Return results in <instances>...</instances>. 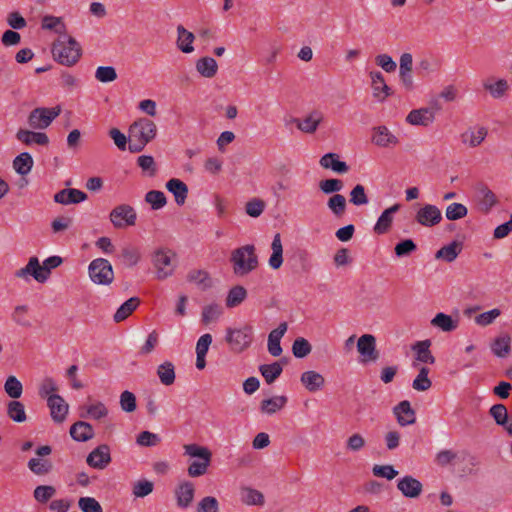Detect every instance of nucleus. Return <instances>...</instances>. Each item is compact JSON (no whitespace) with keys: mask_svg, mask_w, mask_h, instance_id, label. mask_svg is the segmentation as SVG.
Masks as SVG:
<instances>
[{"mask_svg":"<svg viewBox=\"0 0 512 512\" xmlns=\"http://www.w3.org/2000/svg\"><path fill=\"white\" fill-rule=\"evenodd\" d=\"M78 506L82 512H103L100 503L89 496L79 498Z\"/></svg>","mask_w":512,"mask_h":512,"instance_id":"nucleus-64","label":"nucleus"},{"mask_svg":"<svg viewBox=\"0 0 512 512\" xmlns=\"http://www.w3.org/2000/svg\"><path fill=\"white\" fill-rule=\"evenodd\" d=\"M225 339L233 352L241 353L250 347L253 341V329L249 325L228 328Z\"/></svg>","mask_w":512,"mask_h":512,"instance_id":"nucleus-4","label":"nucleus"},{"mask_svg":"<svg viewBox=\"0 0 512 512\" xmlns=\"http://www.w3.org/2000/svg\"><path fill=\"white\" fill-rule=\"evenodd\" d=\"M60 113V106L54 108H35L28 116V124L34 129H45Z\"/></svg>","mask_w":512,"mask_h":512,"instance_id":"nucleus-7","label":"nucleus"},{"mask_svg":"<svg viewBox=\"0 0 512 512\" xmlns=\"http://www.w3.org/2000/svg\"><path fill=\"white\" fill-rule=\"evenodd\" d=\"M429 369L421 367L416 378L413 380L412 387L416 391H427L432 386L431 380L428 378Z\"/></svg>","mask_w":512,"mask_h":512,"instance_id":"nucleus-53","label":"nucleus"},{"mask_svg":"<svg viewBox=\"0 0 512 512\" xmlns=\"http://www.w3.org/2000/svg\"><path fill=\"white\" fill-rule=\"evenodd\" d=\"M183 448L185 455L193 458H199L201 460H211L212 453L207 447L197 444H186Z\"/></svg>","mask_w":512,"mask_h":512,"instance_id":"nucleus-52","label":"nucleus"},{"mask_svg":"<svg viewBox=\"0 0 512 512\" xmlns=\"http://www.w3.org/2000/svg\"><path fill=\"white\" fill-rule=\"evenodd\" d=\"M372 81L373 96L380 101L385 100L390 95V88L385 83L384 77L379 71L370 73Z\"/></svg>","mask_w":512,"mask_h":512,"instance_id":"nucleus-28","label":"nucleus"},{"mask_svg":"<svg viewBox=\"0 0 512 512\" xmlns=\"http://www.w3.org/2000/svg\"><path fill=\"white\" fill-rule=\"evenodd\" d=\"M511 339L508 335L500 336L491 344L492 352L501 358L506 357L510 352Z\"/></svg>","mask_w":512,"mask_h":512,"instance_id":"nucleus-51","label":"nucleus"},{"mask_svg":"<svg viewBox=\"0 0 512 512\" xmlns=\"http://www.w3.org/2000/svg\"><path fill=\"white\" fill-rule=\"evenodd\" d=\"M431 325L443 332H452L458 327V320L445 313H437L431 320Z\"/></svg>","mask_w":512,"mask_h":512,"instance_id":"nucleus-36","label":"nucleus"},{"mask_svg":"<svg viewBox=\"0 0 512 512\" xmlns=\"http://www.w3.org/2000/svg\"><path fill=\"white\" fill-rule=\"evenodd\" d=\"M259 371L267 384H272L281 375L283 368L279 362H274L261 365Z\"/></svg>","mask_w":512,"mask_h":512,"instance_id":"nucleus-46","label":"nucleus"},{"mask_svg":"<svg viewBox=\"0 0 512 512\" xmlns=\"http://www.w3.org/2000/svg\"><path fill=\"white\" fill-rule=\"evenodd\" d=\"M343 187V182L336 178L325 179L319 182V188L324 194H339L338 192H340Z\"/></svg>","mask_w":512,"mask_h":512,"instance_id":"nucleus-60","label":"nucleus"},{"mask_svg":"<svg viewBox=\"0 0 512 512\" xmlns=\"http://www.w3.org/2000/svg\"><path fill=\"white\" fill-rule=\"evenodd\" d=\"M54 58L62 65L73 66L82 55L80 44L71 36L62 34L52 47Z\"/></svg>","mask_w":512,"mask_h":512,"instance_id":"nucleus-1","label":"nucleus"},{"mask_svg":"<svg viewBox=\"0 0 512 512\" xmlns=\"http://www.w3.org/2000/svg\"><path fill=\"white\" fill-rule=\"evenodd\" d=\"M393 412L401 426H408L416 421L415 412L411 408L409 401L400 402L394 407Z\"/></svg>","mask_w":512,"mask_h":512,"instance_id":"nucleus-25","label":"nucleus"},{"mask_svg":"<svg viewBox=\"0 0 512 512\" xmlns=\"http://www.w3.org/2000/svg\"><path fill=\"white\" fill-rule=\"evenodd\" d=\"M468 214V209L465 205L461 203H451L446 207L445 216L448 220L456 221L466 217Z\"/></svg>","mask_w":512,"mask_h":512,"instance_id":"nucleus-55","label":"nucleus"},{"mask_svg":"<svg viewBox=\"0 0 512 512\" xmlns=\"http://www.w3.org/2000/svg\"><path fill=\"white\" fill-rule=\"evenodd\" d=\"M287 331V323L283 322L280 323L279 326L272 330L269 333L268 336V351L269 353L274 356H280L282 353V348L280 345L281 338L284 336V334Z\"/></svg>","mask_w":512,"mask_h":512,"instance_id":"nucleus-22","label":"nucleus"},{"mask_svg":"<svg viewBox=\"0 0 512 512\" xmlns=\"http://www.w3.org/2000/svg\"><path fill=\"white\" fill-rule=\"evenodd\" d=\"M300 381L309 392H316L322 389L325 384L324 377L312 370L302 373Z\"/></svg>","mask_w":512,"mask_h":512,"instance_id":"nucleus-30","label":"nucleus"},{"mask_svg":"<svg viewBox=\"0 0 512 512\" xmlns=\"http://www.w3.org/2000/svg\"><path fill=\"white\" fill-rule=\"evenodd\" d=\"M157 376L163 385H172L175 381V367L172 362L166 361L157 368Z\"/></svg>","mask_w":512,"mask_h":512,"instance_id":"nucleus-41","label":"nucleus"},{"mask_svg":"<svg viewBox=\"0 0 512 512\" xmlns=\"http://www.w3.org/2000/svg\"><path fill=\"white\" fill-rule=\"evenodd\" d=\"M166 189L173 194L175 198V202L178 205H183L188 196V187L187 185L178 178H172L167 181Z\"/></svg>","mask_w":512,"mask_h":512,"instance_id":"nucleus-29","label":"nucleus"},{"mask_svg":"<svg viewBox=\"0 0 512 512\" xmlns=\"http://www.w3.org/2000/svg\"><path fill=\"white\" fill-rule=\"evenodd\" d=\"M397 489L406 498L415 499L418 498L422 491V483L411 475H406L397 481Z\"/></svg>","mask_w":512,"mask_h":512,"instance_id":"nucleus-14","label":"nucleus"},{"mask_svg":"<svg viewBox=\"0 0 512 512\" xmlns=\"http://www.w3.org/2000/svg\"><path fill=\"white\" fill-rule=\"evenodd\" d=\"M240 500L246 505H263L264 496L263 494L251 487L243 486L240 488Z\"/></svg>","mask_w":512,"mask_h":512,"instance_id":"nucleus-37","label":"nucleus"},{"mask_svg":"<svg viewBox=\"0 0 512 512\" xmlns=\"http://www.w3.org/2000/svg\"><path fill=\"white\" fill-rule=\"evenodd\" d=\"M47 406L50 409V415L54 422L62 423L65 421L69 411V405L62 396L58 394L50 395L47 398Z\"/></svg>","mask_w":512,"mask_h":512,"instance_id":"nucleus-13","label":"nucleus"},{"mask_svg":"<svg viewBox=\"0 0 512 512\" xmlns=\"http://www.w3.org/2000/svg\"><path fill=\"white\" fill-rule=\"evenodd\" d=\"M230 261L237 276H245L258 266V257L253 245H244L232 251Z\"/></svg>","mask_w":512,"mask_h":512,"instance_id":"nucleus-2","label":"nucleus"},{"mask_svg":"<svg viewBox=\"0 0 512 512\" xmlns=\"http://www.w3.org/2000/svg\"><path fill=\"white\" fill-rule=\"evenodd\" d=\"M42 28L45 30H54L60 35L65 34V25L60 17L46 15L42 19Z\"/></svg>","mask_w":512,"mask_h":512,"instance_id":"nucleus-58","label":"nucleus"},{"mask_svg":"<svg viewBox=\"0 0 512 512\" xmlns=\"http://www.w3.org/2000/svg\"><path fill=\"white\" fill-rule=\"evenodd\" d=\"M327 206L336 217H340L346 211V198L341 194H334L328 199Z\"/></svg>","mask_w":512,"mask_h":512,"instance_id":"nucleus-49","label":"nucleus"},{"mask_svg":"<svg viewBox=\"0 0 512 512\" xmlns=\"http://www.w3.org/2000/svg\"><path fill=\"white\" fill-rule=\"evenodd\" d=\"M195 484L189 480L181 481L174 489L176 506L185 510L191 506L195 497Z\"/></svg>","mask_w":512,"mask_h":512,"instance_id":"nucleus-10","label":"nucleus"},{"mask_svg":"<svg viewBox=\"0 0 512 512\" xmlns=\"http://www.w3.org/2000/svg\"><path fill=\"white\" fill-rule=\"evenodd\" d=\"M85 413H81V417H89L93 420H100L108 415V409L104 403L97 401L83 408Z\"/></svg>","mask_w":512,"mask_h":512,"instance_id":"nucleus-40","label":"nucleus"},{"mask_svg":"<svg viewBox=\"0 0 512 512\" xmlns=\"http://www.w3.org/2000/svg\"><path fill=\"white\" fill-rule=\"evenodd\" d=\"M87 464L95 469H104L110 462V448L106 444L99 445L87 456Z\"/></svg>","mask_w":512,"mask_h":512,"instance_id":"nucleus-16","label":"nucleus"},{"mask_svg":"<svg viewBox=\"0 0 512 512\" xmlns=\"http://www.w3.org/2000/svg\"><path fill=\"white\" fill-rule=\"evenodd\" d=\"M438 67V62L432 57H423L417 63L418 73L422 76L436 72Z\"/></svg>","mask_w":512,"mask_h":512,"instance_id":"nucleus-61","label":"nucleus"},{"mask_svg":"<svg viewBox=\"0 0 512 512\" xmlns=\"http://www.w3.org/2000/svg\"><path fill=\"white\" fill-rule=\"evenodd\" d=\"M488 131L483 126H475L467 129L461 134V141L463 144L471 148L479 146L486 138Z\"/></svg>","mask_w":512,"mask_h":512,"instance_id":"nucleus-21","label":"nucleus"},{"mask_svg":"<svg viewBox=\"0 0 512 512\" xmlns=\"http://www.w3.org/2000/svg\"><path fill=\"white\" fill-rule=\"evenodd\" d=\"M430 346V340L417 341L415 344L412 345V350L415 353V361L412 364L414 368L418 367V363H435V357L432 355V352L430 351Z\"/></svg>","mask_w":512,"mask_h":512,"instance_id":"nucleus-18","label":"nucleus"},{"mask_svg":"<svg viewBox=\"0 0 512 512\" xmlns=\"http://www.w3.org/2000/svg\"><path fill=\"white\" fill-rule=\"evenodd\" d=\"M174 256L175 254L168 249H158L154 252L152 261L158 280H164L174 273Z\"/></svg>","mask_w":512,"mask_h":512,"instance_id":"nucleus-5","label":"nucleus"},{"mask_svg":"<svg viewBox=\"0 0 512 512\" xmlns=\"http://www.w3.org/2000/svg\"><path fill=\"white\" fill-rule=\"evenodd\" d=\"M319 164L324 169H330L338 174H344L349 171V166L340 160V157L336 153H327L323 155Z\"/></svg>","mask_w":512,"mask_h":512,"instance_id":"nucleus-23","label":"nucleus"},{"mask_svg":"<svg viewBox=\"0 0 512 512\" xmlns=\"http://www.w3.org/2000/svg\"><path fill=\"white\" fill-rule=\"evenodd\" d=\"M16 138L26 145L38 144L44 146L49 143L48 136L45 133L25 129H20L16 134Z\"/></svg>","mask_w":512,"mask_h":512,"instance_id":"nucleus-32","label":"nucleus"},{"mask_svg":"<svg viewBox=\"0 0 512 512\" xmlns=\"http://www.w3.org/2000/svg\"><path fill=\"white\" fill-rule=\"evenodd\" d=\"M195 36L192 32L186 30L182 25L177 27V47L183 53H192L194 51L193 41Z\"/></svg>","mask_w":512,"mask_h":512,"instance_id":"nucleus-34","label":"nucleus"},{"mask_svg":"<svg viewBox=\"0 0 512 512\" xmlns=\"http://www.w3.org/2000/svg\"><path fill=\"white\" fill-rule=\"evenodd\" d=\"M223 314V307L218 303H210L203 307L201 320L204 324H210Z\"/></svg>","mask_w":512,"mask_h":512,"instance_id":"nucleus-43","label":"nucleus"},{"mask_svg":"<svg viewBox=\"0 0 512 512\" xmlns=\"http://www.w3.org/2000/svg\"><path fill=\"white\" fill-rule=\"evenodd\" d=\"M7 415L15 422L22 423L27 419L24 405L16 400L10 401L7 405Z\"/></svg>","mask_w":512,"mask_h":512,"instance_id":"nucleus-48","label":"nucleus"},{"mask_svg":"<svg viewBox=\"0 0 512 512\" xmlns=\"http://www.w3.org/2000/svg\"><path fill=\"white\" fill-rule=\"evenodd\" d=\"M70 436L78 442H86L94 437V429L85 421H77L70 427Z\"/></svg>","mask_w":512,"mask_h":512,"instance_id":"nucleus-27","label":"nucleus"},{"mask_svg":"<svg viewBox=\"0 0 512 512\" xmlns=\"http://www.w3.org/2000/svg\"><path fill=\"white\" fill-rule=\"evenodd\" d=\"M157 134L156 124L149 118H139L129 127V139L151 142Z\"/></svg>","mask_w":512,"mask_h":512,"instance_id":"nucleus-6","label":"nucleus"},{"mask_svg":"<svg viewBox=\"0 0 512 512\" xmlns=\"http://www.w3.org/2000/svg\"><path fill=\"white\" fill-rule=\"evenodd\" d=\"M441 210L433 204H424L415 213V221L423 227H434L442 221Z\"/></svg>","mask_w":512,"mask_h":512,"instance_id":"nucleus-9","label":"nucleus"},{"mask_svg":"<svg viewBox=\"0 0 512 512\" xmlns=\"http://www.w3.org/2000/svg\"><path fill=\"white\" fill-rule=\"evenodd\" d=\"M195 67L197 72L205 78L214 77L218 71V64L216 60L208 56L199 58L196 61Z\"/></svg>","mask_w":512,"mask_h":512,"instance_id":"nucleus-35","label":"nucleus"},{"mask_svg":"<svg viewBox=\"0 0 512 512\" xmlns=\"http://www.w3.org/2000/svg\"><path fill=\"white\" fill-rule=\"evenodd\" d=\"M272 254L268 260L269 266L277 270L283 264V246L281 242V236L277 233L271 243Z\"/></svg>","mask_w":512,"mask_h":512,"instance_id":"nucleus-33","label":"nucleus"},{"mask_svg":"<svg viewBox=\"0 0 512 512\" xmlns=\"http://www.w3.org/2000/svg\"><path fill=\"white\" fill-rule=\"evenodd\" d=\"M195 512H220L219 501L214 496H205L197 503Z\"/></svg>","mask_w":512,"mask_h":512,"instance_id":"nucleus-54","label":"nucleus"},{"mask_svg":"<svg viewBox=\"0 0 512 512\" xmlns=\"http://www.w3.org/2000/svg\"><path fill=\"white\" fill-rule=\"evenodd\" d=\"M247 297V290L240 285L232 287L226 297V306L234 308L239 306Z\"/></svg>","mask_w":512,"mask_h":512,"instance_id":"nucleus-42","label":"nucleus"},{"mask_svg":"<svg viewBox=\"0 0 512 512\" xmlns=\"http://www.w3.org/2000/svg\"><path fill=\"white\" fill-rule=\"evenodd\" d=\"M440 106L435 102L431 107L414 109L409 112L406 121L411 125L428 126L433 123L436 111L440 110Z\"/></svg>","mask_w":512,"mask_h":512,"instance_id":"nucleus-11","label":"nucleus"},{"mask_svg":"<svg viewBox=\"0 0 512 512\" xmlns=\"http://www.w3.org/2000/svg\"><path fill=\"white\" fill-rule=\"evenodd\" d=\"M140 300L137 297H131L125 301L114 314V320L121 322L125 320L139 305Z\"/></svg>","mask_w":512,"mask_h":512,"instance_id":"nucleus-47","label":"nucleus"},{"mask_svg":"<svg viewBox=\"0 0 512 512\" xmlns=\"http://www.w3.org/2000/svg\"><path fill=\"white\" fill-rule=\"evenodd\" d=\"M4 390L9 397L18 399L23 393V386L15 376H9L5 381Z\"/></svg>","mask_w":512,"mask_h":512,"instance_id":"nucleus-56","label":"nucleus"},{"mask_svg":"<svg viewBox=\"0 0 512 512\" xmlns=\"http://www.w3.org/2000/svg\"><path fill=\"white\" fill-rule=\"evenodd\" d=\"M28 275H32L38 282H44L47 279V271L43 266H40L39 261L36 257H31L27 265L16 271L15 276L17 278H26Z\"/></svg>","mask_w":512,"mask_h":512,"instance_id":"nucleus-17","label":"nucleus"},{"mask_svg":"<svg viewBox=\"0 0 512 512\" xmlns=\"http://www.w3.org/2000/svg\"><path fill=\"white\" fill-rule=\"evenodd\" d=\"M33 164V158L28 152L19 154L13 160V168L21 176L28 175L32 170Z\"/></svg>","mask_w":512,"mask_h":512,"instance_id":"nucleus-38","label":"nucleus"},{"mask_svg":"<svg viewBox=\"0 0 512 512\" xmlns=\"http://www.w3.org/2000/svg\"><path fill=\"white\" fill-rule=\"evenodd\" d=\"M28 468L36 475H45L51 471L52 464L49 460L32 458L28 461Z\"/></svg>","mask_w":512,"mask_h":512,"instance_id":"nucleus-57","label":"nucleus"},{"mask_svg":"<svg viewBox=\"0 0 512 512\" xmlns=\"http://www.w3.org/2000/svg\"><path fill=\"white\" fill-rule=\"evenodd\" d=\"M476 202L479 211L487 214L498 203V199L492 190L481 184L476 190Z\"/></svg>","mask_w":512,"mask_h":512,"instance_id":"nucleus-15","label":"nucleus"},{"mask_svg":"<svg viewBox=\"0 0 512 512\" xmlns=\"http://www.w3.org/2000/svg\"><path fill=\"white\" fill-rule=\"evenodd\" d=\"M95 78L99 82L109 83L117 79V73L112 66H99L95 71Z\"/></svg>","mask_w":512,"mask_h":512,"instance_id":"nucleus-62","label":"nucleus"},{"mask_svg":"<svg viewBox=\"0 0 512 512\" xmlns=\"http://www.w3.org/2000/svg\"><path fill=\"white\" fill-rule=\"evenodd\" d=\"M90 280L96 285L108 286L114 281V270L105 258H96L88 265Z\"/></svg>","mask_w":512,"mask_h":512,"instance_id":"nucleus-3","label":"nucleus"},{"mask_svg":"<svg viewBox=\"0 0 512 512\" xmlns=\"http://www.w3.org/2000/svg\"><path fill=\"white\" fill-rule=\"evenodd\" d=\"M187 281L194 283L202 289L211 287V278L207 271L201 269H192L187 274Z\"/></svg>","mask_w":512,"mask_h":512,"instance_id":"nucleus-39","label":"nucleus"},{"mask_svg":"<svg viewBox=\"0 0 512 512\" xmlns=\"http://www.w3.org/2000/svg\"><path fill=\"white\" fill-rule=\"evenodd\" d=\"M140 257L138 248L132 246L123 247L119 255L122 263L127 267L135 266L139 262Z\"/></svg>","mask_w":512,"mask_h":512,"instance_id":"nucleus-50","label":"nucleus"},{"mask_svg":"<svg viewBox=\"0 0 512 512\" xmlns=\"http://www.w3.org/2000/svg\"><path fill=\"white\" fill-rule=\"evenodd\" d=\"M460 251L461 244L456 241H453L452 243L445 245L441 249H439L436 252L435 257L437 259H443L446 262H452L457 258Z\"/></svg>","mask_w":512,"mask_h":512,"instance_id":"nucleus-45","label":"nucleus"},{"mask_svg":"<svg viewBox=\"0 0 512 512\" xmlns=\"http://www.w3.org/2000/svg\"><path fill=\"white\" fill-rule=\"evenodd\" d=\"M87 199V195L78 189H62L54 195V201L59 204L69 205L83 202Z\"/></svg>","mask_w":512,"mask_h":512,"instance_id":"nucleus-20","label":"nucleus"},{"mask_svg":"<svg viewBox=\"0 0 512 512\" xmlns=\"http://www.w3.org/2000/svg\"><path fill=\"white\" fill-rule=\"evenodd\" d=\"M400 209L399 204H394L391 207L385 209L382 214L379 216L375 226H374V232L376 234H385L390 229L394 214Z\"/></svg>","mask_w":512,"mask_h":512,"instance_id":"nucleus-24","label":"nucleus"},{"mask_svg":"<svg viewBox=\"0 0 512 512\" xmlns=\"http://www.w3.org/2000/svg\"><path fill=\"white\" fill-rule=\"evenodd\" d=\"M56 494V489L51 485H40L34 489V498L40 503H46Z\"/></svg>","mask_w":512,"mask_h":512,"instance_id":"nucleus-63","label":"nucleus"},{"mask_svg":"<svg viewBox=\"0 0 512 512\" xmlns=\"http://www.w3.org/2000/svg\"><path fill=\"white\" fill-rule=\"evenodd\" d=\"M322 120H323L322 113L319 111H313L310 114H308L305 118H303L301 120L295 119L294 121L296 123L297 128L300 131H302L304 133L311 134L317 130V128Z\"/></svg>","mask_w":512,"mask_h":512,"instance_id":"nucleus-26","label":"nucleus"},{"mask_svg":"<svg viewBox=\"0 0 512 512\" xmlns=\"http://www.w3.org/2000/svg\"><path fill=\"white\" fill-rule=\"evenodd\" d=\"M483 87L494 99H500L508 91L509 85L505 79H499L495 82L486 81L484 82Z\"/></svg>","mask_w":512,"mask_h":512,"instance_id":"nucleus-44","label":"nucleus"},{"mask_svg":"<svg viewBox=\"0 0 512 512\" xmlns=\"http://www.w3.org/2000/svg\"><path fill=\"white\" fill-rule=\"evenodd\" d=\"M145 201L149 203L154 210L161 209L167 203L166 196L162 191L151 190L146 193Z\"/></svg>","mask_w":512,"mask_h":512,"instance_id":"nucleus-59","label":"nucleus"},{"mask_svg":"<svg viewBox=\"0 0 512 512\" xmlns=\"http://www.w3.org/2000/svg\"><path fill=\"white\" fill-rule=\"evenodd\" d=\"M357 350L362 357V362H375L379 358L376 338L372 334H364L358 338Z\"/></svg>","mask_w":512,"mask_h":512,"instance_id":"nucleus-12","label":"nucleus"},{"mask_svg":"<svg viewBox=\"0 0 512 512\" xmlns=\"http://www.w3.org/2000/svg\"><path fill=\"white\" fill-rule=\"evenodd\" d=\"M288 402V398L284 395L274 396L264 399L260 404V411L266 415H273L282 410Z\"/></svg>","mask_w":512,"mask_h":512,"instance_id":"nucleus-31","label":"nucleus"},{"mask_svg":"<svg viewBox=\"0 0 512 512\" xmlns=\"http://www.w3.org/2000/svg\"><path fill=\"white\" fill-rule=\"evenodd\" d=\"M372 142L381 148L397 145L398 138L386 127L378 126L373 128Z\"/></svg>","mask_w":512,"mask_h":512,"instance_id":"nucleus-19","label":"nucleus"},{"mask_svg":"<svg viewBox=\"0 0 512 512\" xmlns=\"http://www.w3.org/2000/svg\"><path fill=\"white\" fill-rule=\"evenodd\" d=\"M109 218L115 228L122 229L127 226H134L137 214L132 206L121 204L112 209Z\"/></svg>","mask_w":512,"mask_h":512,"instance_id":"nucleus-8","label":"nucleus"}]
</instances>
